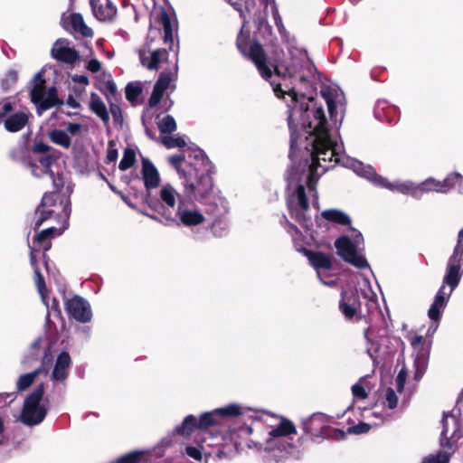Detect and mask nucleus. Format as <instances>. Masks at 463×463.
I'll list each match as a JSON object with an SVG mask.
<instances>
[{"instance_id":"1","label":"nucleus","mask_w":463,"mask_h":463,"mask_svg":"<svg viewBox=\"0 0 463 463\" xmlns=\"http://www.w3.org/2000/svg\"><path fill=\"white\" fill-rule=\"evenodd\" d=\"M306 123L303 124L305 137V149L310 153L312 163L309 165L310 174L307 179V186L310 191L315 190V184L317 180L316 171L317 166L324 162H339L341 146L334 141L330 135L326 124V118L322 108H317L309 110L305 109L303 118Z\"/></svg>"},{"instance_id":"2","label":"nucleus","mask_w":463,"mask_h":463,"mask_svg":"<svg viewBox=\"0 0 463 463\" xmlns=\"http://www.w3.org/2000/svg\"><path fill=\"white\" fill-rule=\"evenodd\" d=\"M55 232L56 229L54 227L47 228L34 236L33 241L30 243V261L32 266L34 268V282L41 296L42 301L46 306L47 309H49L48 291L42 275L40 274L38 269L35 268L34 251L48 250L51 248V240L55 238ZM52 312H57L55 299H53L52 310H48L47 318L51 316Z\"/></svg>"},{"instance_id":"3","label":"nucleus","mask_w":463,"mask_h":463,"mask_svg":"<svg viewBox=\"0 0 463 463\" xmlns=\"http://www.w3.org/2000/svg\"><path fill=\"white\" fill-rule=\"evenodd\" d=\"M32 151L37 155V160L39 164L29 161L27 167L30 169L31 174L35 177H42L43 175H49L52 183L55 184L54 173L51 167L56 164L57 153L56 150L43 142H36Z\"/></svg>"},{"instance_id":"4","label":"nucleus","mask_w":463,"mask_h":463,"mask_svg":"<svg viewBox=\"0 0 463 463\" xmlns=\"http://www.w3.org/2000/svg\"><path fill=\"white\" fill-rule=\"evenodd\" d=\"M353 232V241L348 236H342L335 242L337 254L346 262L357 269L367 268L368 262L361 253L359 245L363 241L362 234L354 230Z\"/></svg>"},{"instance_id":"5","label":"nucleus","mask_w":463,"mask_h":463,"mask_svg":"<svg viewBox=\"0 0 463 463\" xmlns=\"http://www.w3.org/2000/svg\"><path fill=\"white\" fill-rule=\"evenodd\" d=\"M43 383L40 384L25 398L21 420L26 425L39 424L45 417L46 408L42 402Z\"/></svg>"},{"instance_id":"6","label":"nucleus","mask_w":463,"mask_h":463,"mask_svg":"<svg viewBox=\"0 0 463 463\" xmlns=\"http://www.w3.org/2000/svg\"><path fill=\"white\" fill-rule=\"evenodd\" d=\"M46 72L47 69L44 68L35 75L30 92L31 99L37 106L40 114L58 102V95L55 87L50 88L48 92L44 90Z\"/></svg>"},{"instance_id":"7","label":"nucleus","mask_w":463,"mask_h":463,"mask_svg":"<svg viewBox=\"0 0 463 463\" xmlns=\"http://www.w3.org/2000/svg\"><path fill=\"white\" fill-rule=\"evenodd\" d=\"M356 165H357L354 166L355 171L359 175L373 182L375 184L389 189L391 191H397L403 194H411L417 198L420 197V193H418L417 190V184L409 181L392 183L388 181L386 178L376 175L374 170L371 166H364L360 163H357Z\"/></svg>"},{"instance_id":"8","label":"nucleus","mask_w":463,"mask_h":463,"mask_svg":"<svg viewBox=\"0 0 463 463\" xmlns=\"http://www.w3.org/2000/svg\"><path fill=\"white\" fill-rule=\"evenodd\" d=\"M62 28L71 35L91 38L93 30L87 25L81 14L68 10L61 15Z\"/></svg>"},{"instance_id":"9","label":"nucleus","mask_w":463,"mask_h":463,"mask_svg":"<svg viewBox=\"0 0 463 463\" xmlns=\"http://www.w3.org/2000/svg\"><path fill=\"white\" fill-rule=\"evenodd\" d=\"M53 357L49 354H45L43 361V365L41 368L34 370L33 372L27 373L19 376L16 382V389L19 392H24L28 389L33 383L41 382L43 383L42 380V376H47L49 371V365L52 364Z\"/></svg>"},{"instance_id":"10","label":"nucleus","mask_w":463,"mask_h":463,"mask_svg":"<svg viewBox=\"0 0 463 463\" xmlns=\"http://www.w3.org/2000/svg\"><path fill=\"white\" fill-rule=\"evenodd\" d=\"M159 202L161 206L165 209L164 214L166 219L174 221L169 210H175L177 202L182 204V196L170 184H164L159 190Z\"/></svg>"},{"instance_id":"11","label":"nucleus","mask_w":463,"mask_h":463,"mask_svg":"<svg viewBox=\"0 0 463 463\" xmlns=\"http://www.w3.org/2000/svg\"><path fill=\"white\" fill-rule=\"evenodd\" d=\"M66 309L74 319L86 323L91 319L90 304L80 297H74L66 303Z\"/></svg>"},{"instance_id":"12","label":"nucleus","mask_w":463,"mask_h":463,"mask_svg":"<svg viewBox=\"0 0 463 463\" xmlns=\"http://www.w3.org/2000/svg\"><path fill=\"white\" fill-rule=\"evenodd\" d=\"M459 177V175L453 174L444 181H438L434 178L426 179L422 183L417 184V190L418 193H420V197L422 195V194L429 192L445 193L452 185L451 182L458 180Z\"/></svg>"},{"instance_id":"13","label":"nucleus","mask_w":463,"mask_h":463,"mask_svg":"<svg viewBox=\"0 0 463 463\" xmlns=\"http://www.w3.org/2000/svg\"><path fill=\"white\" fill-rule=\"evenodd\" d=\"M288 206L292 215H294L299 222H305L306 217L304 213L308 210V203L305 194V187L299 185L296 194L288 202Z\"/></svg>"},{"instance_id":"14","label":"nucleus","mask_w":463,"mask_h":463,"mask_svg":"<svg viewBox=\"0 0 463 463\" xmlns=\"http://www.w3.org/2000/svg\"><path fill=\"white\" fill-rule=\"evenodd\" d=\"M56 201V193H48L43 195L41 205L35 211L34 225L36 228L40 227L53 213L52 207H55Z\"/></svg>"},{"instance_id":"15","label":"nucleus","mask_w":463,"mask_h":463,"mask_svg":"<svg viewBox=\"0 0 463 463\" xmlns=\"http://www.w3.org/2000/svg\"><path fill=\"white\" fill-rule=\"evenodd\" d=\"M191 175H187L186 179H184V193L186 195H195L198 194L200 197H205L213 188V181L210 175H203L197 184L189 181V177Z\"/></svg>"},{"instance_id":"16","label":"nucleus","mask_w":463,"mask_h":463,"mask_svg":"<svg viewBox=\"0 0 463 463\" xmlns=\"http://www.w3.org/2000/svg\"><path fill=\"white\" fill-rule=\"evenodd\" d=\"M249 57L254 62L263 78L269 79L271 77L272 71L267 66L266 54L259 43H254L250 44L249 49Z\"/></svg>"},{"instance_id":"17","label":"nucleus","mask_w":463,"mask_h":463,"mask_svg":"<svg viewBox=\"0 0 463 463\" xmlns=\"http://www.w3.org/2000/svg\"><path fill=\"white\" fill-rule=\"evenodd\" d=\"M93 15L99 21L106 22L112 20L117 9L109 0H90Z\"/></svg>"},{"instance_id":"18","label":"nucleus","mask_w":463,"mask_h":463,"mask_svg":"<svg viewBox=\"0 0 463 463\" xmlns=\"http://www.w3.org/2000/svg\"><path fill=\"white\" fill-rule=\"evenodd\" d=\"M80 52L74 47L70 46L67 40L60 39V62L74 68L80 64Z\"/></svg>"},{"instance_id":"19","label":"nucleus","mask_w":463,"mask_h":463,"mask_svg":"<svg viewBox=\"0 0 463 463\" xmlns=\"http://www.w3.org/2000/svg\"><path fill=\"white\" fill-rule=\"evenodd\" d=\"M142 176L146 189L156 188L160 184L156 167L146 158L142 159Z\"/></svg>"},{"instance_id":"20","label":"nucleus","mask_w":463,"mask_h":463,"mask_svg":"<svg viewBox=\"0 0 463 463\" xmlns=\"http://www.w3.org/2000/svg\"><path fill=\"white\" fill-rule=\"evenodd\" d=\"M168 53L165 50L156 49L152 52H141L140 60L142 64L148 70L158 69L160 63L167 59Z\"/></svg>"},{"instance_id":"21","label":"nucleus","mask_w":463,"mask_h":463,"mask_svg":"<svg viewBox=\"0 0 463 463\" xmlns=\"http://www.w3.org/2000/svg\"><path fill=\"white\" fill-rule=\"evenodd\" d=\"M460 262L461 259L451 256L449 260L447 274L444 277L443 283L448 284L451 289L458 284L460 279Z\"/></svg>"},{"instance_id":"22","label":"nucleus","mask_w":463,"mask_h":463,"mask_svg":"<svg viewBox=\"0 0 463 463\" xmlns=\"http://www.w3.org/2000/svg\"><path fill=\"white\" fill-rule=\"evenodd\" d=\"M172 80L173 75L170 72H163L160 75L158 80L155 84L152 95L149 99V105L151 107L158 104L164 94V91L168 88Z\"/></svg>"},{"instance_id":"23","label":"nucleus","mask_w":463,"mask_h":463,"mask_svg":"<svg viewBox=\"0 0 463 463\" xmlns=\"http://www.w3.org/2000/svg\"><path fill=\"white\" fill-rule=\"evenodd\" d=\"M176 214L181 222L186 226L198 225L204 221L203 215L199 211L183 209L182 204H178Z\"/></svg>"},{"instance_id":"24","label":"nucleus","mask_w":463,"mask_h":463,"mask_svg":"<svg viewBox=\"0 0 463 463\" xmlns=\"http://www.w3.org/2000/svg\"><path fill=\"white\" fill-rule=\"evenodd\" d=\"M296 433L297 429L294 423L284 417H280L279 425L269 432V439L268 442H270L274 438L287 437Z\"/></svg>"},{"instance_id":"25","label":"nucleus","mask_w":463,"mask_h":463,"mask_svg":"<svg viewBox=\"0 0 463 463\" xmlns=\"http://www.w3.org/2000/svg\"><path fill=\"white\" fill-rule=\"evenodd\" d=\"M28 122V115L25 112H15L5 120V128L9 132H18Z\"/></svg>"},{"instance_id":"26","label":"nucleus","mask_w":463,"mask_h":463,"mask_svg":"<svg viewBox=\"0 0 463 463\" xmlns=\"http://www.w3.org/2000/svg\"><path fill=\"white\" fill-rule=\"evenodd\" d=\"M90 109L94 112L105 124L109 121V115L105 103L96 93L90 94Z\"/></svg>"},{"instance_id":"27","label":"nucleus","mask_w":463,"mask_h":463,"mask_svg":"<svg viewBox=\"0 0 463 463\" xmlns=\"http://www.w3.org/2000/svg\"><path fill=\"white\" fill-rule=\"evenodd\" d=\"M442 435L446 439H455L458 437V422L452 415H446L442 420Z\"/></svg>"},{"instance_id":"28","label":"nucleus","mask_w":463,"mask_h":463,"mask_svg":"<svg viewBox=\"0 0 463 463\" xmlns=\"http://www.w3.org/2000/svg\"><path fill=\"white\" fill-rule=\"evenodd\" d=\"M305 254L312 266L316 269L322 268L329 269L331 268V260L327 255L322 252H313L309 250H305Z\"/></svg>"},{"instance_id":"29","label":"nucleus","mask_w":463,"mask_h":463,"mask_svg":"<svg viewBox=\"0 0 463 463\" xmlns=\"http://www.w3.org/2000/svg\"><path fill=\"white\" fill-rule=\"evenodd\" d=\"M443 290H444V286H442L439 288V290L434 299V302L432 303L430 308L429 309L428 315H429L430 318L432 320L439 319L440 311L445 306L446 300H445V293Z\"/></svg>"},{"instance_id":"30","label":"nucleus","mask_w":463,"mask_h":463,"mask_svg":"<svg viewBox=\"0 0 463 463\" xmlns=\"http://www.w3.org/2000/svg\"><path fill=\"white\" fill-rule=\"evenodd\" d=\"M322 216L329 221L337 222L339 224L350 223V218L344 212L336 209L326 210L322 213Z\"/></svg>"},{"instance_id":"31","label":"nucleus","mask_w":463,"mask_h":463,"mask_svg":"<svg viewBox=\"0 0 463 463\" xmlns=\"http://www.w3.org/2000/svg\"><path fill=\"white\" fill-rule=\"evenodd\" d=\"M184 160V156L183 155L172 156L168 158V162L175 168L179 176L181 178L186 179L187 175H192V166H188V170L183 169L180 165V163Z\"/></svg>"},{"instance_id":"32","label":"nucleus","mask_w":463,"mask_h":463,"mask_svg":"<svg viewBox=\"0 0 463 463\" xmlns=\"http://www.w3.org/2000/svg\"><path fill=\"white\" fill-rule=\"evenodd\" d=\"M159 22L165 32V42L173 40L172 24L168 14L165 11H161L159 14Z\"/></svg>"},{"instance_id":"33","label":"nucleus","mask_w":463,"mask_h":463,"mask_svg":"<svg viewBox=\"0 0 463 463\" xmlns=\"http://www.w3.org/2000/svg\"><path fill=\"white\" fill-rule=\"evenodd\" d=\"M195 427H198L196 419L189 415L184 420L182 426L177 429V432L181 435L188 436Z\"/></svg>"},{"instance_id":"34","label":"nucleus","mask_w":463,"mask_h":463,"mask_svg":"<svg viewBox=\"0 0 463 463\" xmlns=\"http://www.w3.org/2000/svg\"><path fill=\"white\" fill-rule=\"evenodd\" d=\"M450 455L446 451H439L425 457L422 463H449Z\"/></svg>"},{"instance_id":"35","label":"nucleus","mask_w":463,"mask_h":463,"mask_svg":"<svg viewBox=\"0 0 463 463\" xmlns=\"http://www.w3.org/2000/svg\"><path fill=\"white\" fill-rule=\"evenodd\" d=\"M69 85H70V88H71L72 92L69 95V97L67 99V104L69 107H71L72 109H78L80 106L78 99L83 93L84 89L83 88H74V86H71V82H70Z\"/></svg>"},{"instance_id":"36","label":"nucleus","mask_w":463,"mask_h":463,"mask_svg":"<svg viewBox=\"0 0 463 463\" xmlns=\"http://www.w3.org/2000/svg\"><path fill=\"white\" fill-rule=\"evenodd\" d=\"M18 79V75L16 71L10 70L8 71L5 77L1 80V87L4 90H9L13 88V86L16 83Z\"/></svg>"},{"instance_id":"37","label":"nucleus","mask_w":463,"mask_h":463,"mask_svg":"<svg viewBox=\"0 0 463 463\" xmlns=\"http://www.w3.org/2000/svg\"><path fill=\"white\" fill-rule=\"evenodd\" d=\"M215 413L221 417H232L238 416L241 413L240 406L236 404H230L226 407L215 410Z\"/></svg>"},{"instance_id":"38","label":"nucleus","mask_w":463,"mask_h":463,"mask_svg":"<svg viewBox=\"0 0 463 463\" xmlns=\"http://www.w3.org/2000/svg\"><path fill=\"white\" fill-rule=\"evenodd\" d=\"M135 162V152L132 149H126L123 158L119 163V169L125 171L130 168Z\"/></svg>"},{"instance_id":"39","label":"nucleus","mask_w":463,"mask_h":463,"mask_svg":"<svg viewBox=\"0 0 463 463\" xmlns=\"http://www.w3.org/2000/svg\"><path fill=\"white\" fill-rule=\"evenodd\" d=\"M215 416H218V413H215V410L211 412L202 414L198 422V428L203 429L214 425L216 423L214 419Z\"/></svg>"},{"instance_id":"40","label":"nucleus","mask_w":463,"mask_h":463,"mask_svg":"<svg viewBox=\"0 0 463 463\" xmlns=\"http://www.w3.org/2000/svg\"><path fill=\"white\" fill-rule=\"evenodd\" d=\"M159 128L161 132L164 133H171L176 129V123L175 118L172 116L165 117L159 122Z\"/></svg>"},{"instance_id":"41","label":"nucleus","mask_w":463,"mask_h":463,"mask_svg":"<svg viewBox=\"0 0 463 463\" xmlns=\"http://www.w3.org/2000/svg\"><path fill=\"white\" fill-rule=\"evenodd\" d=\"M85 68L92 72V73H95V72H98L101 70V62L97 60L96 58H93L92 57V52L90 51V53L89 56H86L85 59Z\"/></svg>"},{"instance_id":"42","label":"nucleus","mask_w":463,"mask_h":463,"mask_svg":"<svg viewBox=\"0 0 463 463\" xmlns=\"http://www.w3.org/2000/svg\"><path fill=\"white\" fill-rule=\"evenodd\" d=\"M163 144L167 148L184 147L186 142L182 137H165L163 138Z\"/></svg>"},{"instance_id":"43","label":"nucleus","mask_w":463,"mask_h":463,"mask_svg":"<svg viewBox=\"0 0 463 463\" xmlns=\"http://www.w3.org/2000/svg\"><path fill=\"white\" fill-rule=\"evenodd\" d=\"M384 397L390 409H393L397 406L398 397L392 388H387L384 391Z\"/></svg>"},{"instance_id":"44","label":"nucleus","mask_w":463,"mask_h":463,"mask_svg":"<svg viewBox=\"0 0 463 463\" xmlns=\"http://www.w3.org/2000/svg\"><path fill=\"white\" fill-rule=\"evenodd\" d=\"M70 364V355L67 353L60 354V381L66 378V373L63 372V369L68 367Z\"/></svg>"},{"instance_id":"45","label":"nucleus","mask_w":463,"mask_h":463,"mask_svg":"<svg viewBox=\"0 0 463 463\" xmlns=\"http://www.w3.org/2000/svg\"><path fill=\"white\" fill-rule=\"evenodd\" d=\"M141 93V89L134 84H128L126 87V97L128 100L134 101Z\"/></svg>"},{"instance_id":"46","label":"nucleus","mask_w":463,"mask_h":463,"mask_svg":"<svg viewBox=\"0 0 463 463\" xmlns=\"http://www.w3.org/2000/svg\"><path fill=\"white\" fill-rule=\"evenodd\" d=\"M39 345H40V340L39 339L35 340L32 344L31 349H30V354L28 355V357L25 356L23 359V361H22L23 364H29V363H31L32 360H35L36 359V356H37L36 350L39 348Z\"/></svg>"},{"instance_id":"47","label":"nucleus","mask_w":463,"mask_h":463,"mask_svg":"<svg viewBox=\"0 0 463 463\" xmlns=\"http://www.w3.org/2000/svg\"><path fill=\"white\" fill-rule=\"evenodd\" d=\"M275 71L278 75L282 77H293L297 71L294 68L291 67H283L282 65L277 66L275 68Z\"/></svg>"},{"instance_id":"48","label":"nucleus","mask_w":463,"mask_h":463,"mask_svg":"<svg viewBox=\"0 0 463 463\" xmlns=\"http://www.w3.org/2000/svg\"><path fill=\"white\" fill-rule=\"evenodd\" d=\"M463 255V229L458 232V243L454 249L453 254L451 256L460 258Z\"/></svg>"},{"instance_id":"49","label":"nucleus","mask_w":463,"mask_h":463,"mask_svg":"<svg viewBox=\"0 0 463 463\" xmlns=\"http://www.w3.org/2000/svg\"><path fill=\"white\" fill-rule=\"evenodd\" d=\"M142 453L140 452H133L122 457L118 463H137L140 460Z\"/></svg>"},{"instance_id":"50","label":"nucleus","mask_w":463,"mask_h":463,"mask_svg":"<svg viewBox=\"0 0 463 463\" xmlns=\"http://www.w3.org/2000/svg\"><path fill=\"white\" fill-rule=\"evenodd\" d=\"M371 429V426L367 423H359L355 426L349 428L348 431L354 434H363L367 432Z\"/></svg>"},{"instance_id":"51","label":"nucleus","mask_w":463,"mask_h":463,"mask_svg":"<svg viewBox=\"0 0 463 463\" xmlns=\"http://www.w3.org/2000/svg\"><path fill=\"white\" fill-rule=\"evenodd\" d=\"M340 308L345 317L352 318L355 314V308L348 304H346L345 301H341L340 303Z\"/></svg>"},{"instance_id":"52","label":"nucleus","mask_w":463,"mask_h":463,"mask_svg":"<svg viewBox=\"0 0 463 463\" xmlns=\"http://www.w3.org/2000/svg\"><path fill=\"white\" fill-rule=\"evenodd\" d=\"M201 449L202 448L187 447L186 453L189 457L194 458L195 460H202L203 453Z\"/></svg>"},{"instance_id":"53","label":"nucleus","mask_w":463,"mask_h":463,"mask_svg":"<svg viewBox=\"0 0 463 463\" xmlns=\"http://www.w3.org/2000/svg\"><path fill=\"white\" fill-rule=\"evenodd\" d=\"M352 392H353L354 397L359 398V399H363L364 400V399H365L367 397V393H366L365 390L364 389L363 386H361L358 383L353 385Z\"/></svg>"},{"instance_id":"54","label":"nucleus","mask_w":463,"mask_h":463,"mask_svg":"<svg viewBox=\"0 0 463 463\" xmlns=\"http://www.w3.org/2000/svg\"><path fill=\"white\" fill-rule=\"evenodd\" d=\"M66 130L71 135H78L81 130V125L78 123H64Z\"/></svg>"},{"instance_id":"55","label":"nucleus","mask_w":463,"mask_h":463,"mask_svg":"<svg viewBox=\"0 0 463 463\" xmlns=\"http://www.w3.org/2000/svg\"><path fill=\"white\" fill-rule=\"evenodd\" d=\"M71 79L72 83L80 84V88H83L84 90L85 86L89 84V79L84 75H73Z\"/></svg>"},{"instance_id":"56","label":"nucleus","mask_w":463,"mask_h":463,"mask_svg":"<svg viewBox=\"0 0 463 463\" xmlns=\"http://www.w3.org/2000/svg\"><path fill=\"white\" fill-rule=\"evenodd\" d=\"M405 380L406 373L403 369H402L396 377V384L399 392H402L403 390Z\"/></svg>"},{"instance_id":"57","label":"nucleus","mask_w":463,"mask_h":463,"mask_svg":"<svg viewBox=\"0 0 463 463\" xmlns=\"http://www.w3.org/2000/svg\"><path fill=\"white\" fill-rule=\"evenodd\" d=\"M13 107L11 102L4 100L0 102V118L6 116L8 112L12 110Z\"/></svg>"},{"instance_id":"58","label":"nucleus","mask_w":463,"mask_h":463,"mask_svg":"<svg viewBox=\"0 0 463 463\" xmlns=\"http://www.w3.org/2000/svg\"><path fill=\"white\" fill-rule=\"evenodd\" d=\"M70 145L71 138L69 137V136L66 133L60 131V146L69 147Z\"/></svg>"},{"instance_id":"59","label":"nucleus","mask_w":463,"mask_h":463,"mask_svg":"<svg viewBox=\"0 0 463 463\" xmlns=\"http://www.w3.org/2000/svg\"><path fill=\"white\" fill-rule=\"evenodd\" d=\"M110 111H111V114L113 115L114 117V119L116 121H119L120 118H121V115H120V110H119V108L117 107V106H114L112 105L110 107Z\"/></svg>"},{"instance_id":"60","label":"nucleus","mask_w":463,"mask_h":463,"mask_svg":"<svg viewBox=\"0 0 463 463\" xmlns=\"http://www.w3.org/2000/svg\"><path fill=\"white\" fill-rule=\"evenodd\" d=\"M106 85L108 92L111 95H115L117 92L116 84L112 80H108Z\"/></svg>"},{"instance_id":"61","label":"nucleus","mask_w":463,"mask_h":463,"mask_svg":"<svg viewBox=\"0 0 463 463\" xmlns=\"http://www.w3.org/2000/svg\"><path fill=\"white\" fill-rule=\"evenodd\" d=\"M301 109H302V108L298 109L297 105H295V107L292 109V113L290 114V116L288 118V124H289L290 128H292V121H293L294 115L297 114L298 112H299Z\"/></svg>"},{"instance_id":"62","label":"nucleus","mask_w":463,"mask_h":463,"mask_svg":"<svg viewBox=\"0 0 463 463\" xmlns=\"http://www.w3.org/2000/svg\"><path fill=\"white\" fill-rule=\"evenodd\" d=\"M49 137L54 144H58V130H52L49 133Z\"/></svg>"},{"instance_id":"63","label":"nucleus","mask_w":463,"mask_h":463,"mask_svg":"<svg viewBox=\"0 0 463 463\" xmlns=\"http://www.w3.org/2000/svg\"><path fill=\"white\" fill-rule=\"evenodd\" d=\"M273 90H274V92L276 93V95H277L278 97H281V96H283V95L286 93L285 91H283V90H281V88H280V85H279V84L275 85V86H274V88H273Z\"/></svg>"},{"instance_id":"64","label":"nucleus","mask_w":463,"mask_h":463,"mask_svg":"<svg viewBox=\"0 0 463 463\" xmlns=\"http://www.w3.org/2000/svg\"><path fill=\"white\" fill-rule=\"evenodd\" d=\"M287 93L291 97L293 102H297L298 100V94L294 90H289Z\"/></svg>"}]
</instances>
